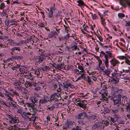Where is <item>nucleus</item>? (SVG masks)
I'll use <instances>...</instances> for the list:
<instances>
[{
  "label": "nucleus",
  "mask_w": 130,
  "mask_h": 130,
  "mask_svg": "<svg viewBox=\"0 0 130 130\" xmlns=\"http://www.w3.org/2000/svg\"><path fill=\"white\" fill-rule=\"evenodd\" d=\"M100 57L104 56L105 59L103 60L104 62L106 67L109 66V59L111 58L112 57V54L110 51H106L105 52L102 51L100 53Z\"/></svg>",
  "instance_id": "obj_1"
},
{
  "label": "nucleus",
  "mask_w": 130,
  "mask_h": 130,
  "mask_svg": "<svg viewBox=\"0 0 130 130\" xmlns=\"http://www.w3.org/2000/svg\"><path fill=\"white\" fill-rule=\"evenodd\" d=\"M123 90L120 89L115 91L112 94V96L114 98H116L119 100L121 101V99H126L127 100V98L125 96L123 95L122 94Z\"/></svg>",
  "instance_id": "obj_2"
},
{
  "label": "nucleus",
  "mask_w": 130,
  "mask_h": 130,
  "mask_svg": "<svg viewBox=\"0 0 130 130\" xmlns=\"http://www.w3.org/2000/svg\"><path fill=\"white\" fill-rule=\"evenodd\" d=\"M45 53H42L40 56H38L36 57L35 59V64L36 65H38L41 62H42L44 59L43 57L44 56H46L48 55H45Z\"/></svg>",
  "instance_id": "obj_3"
},
{
  "label": "nucleus",
  "mask_w": 130,
  "mask_h": 130,
  "mask_svg": "<svg viewBox=\"0 0 130 130\" xmlns=\"http://www.w3.org/2000/svg\"><path fill=\"white\" fill-rule=\"evenodd\" d=\"M87 100H85L82 101L80 102L77 103V105L80 108H82L84 110H85L87 109Z\"/></svg>",
  "instance_id": "obj_4"
},
{
  "label": "nucleus",
  "mask_w": 130,
  "mask_h": 130,
  "mask_svg": "<svg viewBox=\"0 0 130 130\" xmlns=\"http://www.w3.org/2000/svg\"><path fill=\"white\" fill-rule=\"evenodd\" d=\"M50 101L48 97L46 95H44L43 98L41 99L39 101V106H41V104H45Z\"/></svg>",
  "instance_id": "obj_5"
},
{
  "label": "nucleus",
  "mask_w": 130,
  "mask_h": 130,
  "mask_svg": "<svg viewBox=\"0 0 130 130\" xmlns=\"http://www.w3.org/2000/svg\"><path fill=\"white\" fill-rule=\"evenodd\" d=\"M83 116V121L84 122H86V121L85 120L88 119V118L87 116V114L84 113L83 112L78 114L77 115V119H82V118L81 117Z\"/></svg>",
  "instance_id": "obj_6"
},
{
  "label": "nucleus",
  "mask_w": 130,
  "mask_h": 130,
  "mask_svg": "<svg viewBox=\"0 0 130 130\" xmlns=\"http://www.w3.org/2000/svg\"><path fill=\"white\" fill-rule=\"evenodd\" d=\"M56 9V7L55 6H53L50 8V10L48 8L47 10L49 11L48 13V17L50 18H51L53 16V14L55 11Z\"/></svg>",
  "instance_id": "obj_7"
},
{
  "label": "nucleus",
  "mask_w": 130,
  "mask_h": 130,
  "mask_svg": "<svg viewBox=\"0 0 130 130\" xmlns=\"http://www.w3.org/2000/svg\"><path fill=\"white\" fill-rule=\"evenodd\" d=\"M120 4L124 7H125L126 6L125 4L123 2L125 1L128 6L130 7V1L129 0H119Z\"/></svg>",
  "instance_id": "obj_8"
},
{
  "label": "nucleus",
  "mask_w": 130,
  "mask_h": 130,
  "mask_svg": "<svg viewBox=\"0 0 130 130\" xmlns=\"http://www.w3.org/2000/svg\"><path fill=\"white\" fill-rule=\"evenodd\" d=\"M59 97V96L56 93H54L51 95L50 99L49 100L50 101H52L55 100V101H57V98H58Z\"/></svg>",
  "instance_id": "obj_9"
},
{
  "label": "nucleus",
  "mask_w": 130,
  "mask_h": 130,
  "mask_svg": "<svg viewBox=\"0 0 130 130\" xmlns=\"http://www.w3.org/2000/svg\"><path fill=\"white\" fill-rule=\"evenodd\" d=\"M75 124V123L73 122L70 121L69 120L67 121L65 124V126L66 127L70 128Z\"/></svg>",
  "instance_id": "obj_10"
},
{
  "label": "nucleus",
  "mask_w": 130,
  "mask_h": 130,
  "mask_svg": "<svg viewBox=\"0 0 130 130\" xmlns=\"http://www.w3.org/2000/svg\"><path fill=\"white\" fill-rule=\"evenodd\" d=\"M31 114L29 112H23L22 113V116L23 118L26 119L28 118H29L28 116L30 115Z\"/></svg>",
  "instance_id": "obj_11"
},
{
  "label": "nucleus",
  "mask_w": 130,
  "mask_h": 130,
  "mask_svg": "<svg viewBox=\"0 0 130 130\" xmlns=\"http://www.w3.org/2000/svg\"><path fill=\"white\" fill-rule=\"evenodd\" d=\"M24 73L25 77L27 79H29L30 80H32L33 78L32 77V75L30 73H29L28 72H24Z\"/></svg>",
  "instance_id": "obj_12"
},
{
  "label": "nucleus",
  "mask_w": 130,
  "mask_h": 130,
  "mask_svg": "<svg viewBox=\"0 0 130 130\" xmlns=\"http://www.w3.org/2000/svg\"><path fill=\"white\" fill-rule=\"evenodd\" d=\"M110 62L113 67L115 66L117 64L119 63V61L115 58L112 59L110 61Z\"/></svg>",
  "instance_id": "obj_13"
},
{
  "label": "nucleus",
  "mask_w": 130,
  "mask_h": 130,
  "mask_svg": "<svg viewBox=\"0 0 130 130\" xmlns=\"http://www.w3.org/2000/svg\"><path fill=\"white\" fill-rule=\"evenodd\" d=\"M30 100L31 102L34 104L35 105H36L37 104L38 101L37 100V99L34 97H31Z\"/></svg>",
  "instance_id": "obj_14"
},
{
  "label": "nucleus",
  "mask_w": 130,
  "mask_h": 130,
  "mask_svg": "<svg viewBox=\"0 0 130 130\" xmlns=\"http://www.w3.org/2000/svg\"><path fill=\"white\" fill-rule=\"evenodd\" d=\"M113 103L115 105H118L119 104H121V101L117 99L114 98L113 99Z\"/></svg>",
  "instance_id": "obj_15"
},
{
  "label": "nucleus",
  "mask_w": 130,
  "mask_h": 130,
  "mask_svg": "<svg viewBox=\"0 0 130 130\" xmlns=\"http://www.w3.org/2000/svg\"><path fill=\"white\" fill-rule=\"evenodd\" d=\"M125 105L126 106V109L127 112H130V100L125 104Z\"/></svg>",
  "instance_id": "obj_16"
},
{
  "label": "nucleus",
  "mask_w": 130,
  "mask_h": 130,
  "mask_svg": "<svg viewBox=\"0 0 130 130\" xmlns=\"http://www.w3.org/2000/svg\"><path fill=\"white\" fill-rule=\"evenodd\" d=\"M31 37V41H32L31 44L32 45L33 44V43H36L37 42L38 39L36 37L33 35Z\"/></svg>",
  "instance_id": "obj_17"
},
{
  "label": "nucleus",
  "mask_w": 130,
  "mask_h": 130,
  "mask_svg": "<svg viewBox=\"0 0 130 130\" xmlns=\"http://www.w3.org/2000/svg\"><path fill=\"white\" fill-rule=\"evenodd\" d=\"M63 85L64 88L66 89H68L69 87L71 88H73V85L71 83H69L68 84H63Z\"/></svg>",
  "instance_id": "obj_18"
},
{
  "label": "nucleus",
  "mask_w": 130,
  "mask_h": 130,
  "mask_svg": "<svg viewBox=\"0 0 130 130\" xmlns=\"http://www.w3.org/2000/svg\"><path fill=\"white\" fill-rule=\"evenodd\" d=\"M104 74L105 75L109 77H110L109 76V75L111 73V71L108 69H106L105 70L103 71Z\"/></svg>",
  "instance_id": "obj_19"
},
{
  "label": "nucleus",
  "mask_w": 130,
  "mask_h": 130,
  "mask_svg": "<svg viewBox=\"0 0 130 130\" xmlns=\"http://www.w3.org/2000/svg\"><path fill=\"white\" fill-rule=\"evenodd\" d=\"M11 50L12 51L11 53L12 54L14 52H15V51L17 50L19 51H20L21 49L19 47H15L11 48Z\"/></svg>",
  "instance_id": "obj_20"
},
{
  "label": "nucleus",
  "mask_w": 130,
  "mask_h": 130,
  "mask_svg": "<svg viewBox=\"0 0 130 130\" xmlns=\"http://www.w3.org/2000/svg\"><path fill=\"white\" fill-rule=\"evenodd\" d=\"M77 2L78 3L77 5L79 6L82 7L85 5V3L82 0H79Z\"/></svg>",
  "instance_id": "obj_21"
},
{
  "label": "nucleus",
  "mask_w": 130,
  "mask_h": 130,
  "mask_svg": "<svg viewBox=\"0 0 130 130\" xmlns=\"http://www.w3.org/2000/svg\"><path fill=\"white\" fill-rule=\"evenodd\" d=\"M60 96L62 99H66L68 97L67 93L64 92L60 94Z\"/></svg>",
  "instance_id": "obj_22"
},
{
  "label": "nucleus",
  "mask_w": 130,
  "mask_h": 130,
  "mask_svg": "<svg viewBox=\"0 0 130 130\" xmlns=\"http://www.w3.org/2000/svg\"><path fill=\"white\" fill-rule=\"evenodd\" d=\"M119 79L118 78H116V79L114 78H111V81L115 84L118 83L119 82Z\"/></svg>",
  "instance_id": "obj_23"
},
{
  "label": "nucleus",
  "mask_w": 130,
  "mask_h": 130,
  "mask_svg": "<svg viewBox=\"0 0 130 130\" xmlns=\"http://www.w3.org/2000/svg\"><path fill=\"white\" fill-rule=\"evenodd\" d=\"M112 77H115L116 78H117L118 76H121V75L120 74L117 73L115 72H113L111 74Z\"/></svg>",
  "instance_id": "obj_24"
},
{
  "label": "nucleus",
  "mask_w": 130,
  "mask_h": 130,
  "mask_svg": "<svg viewBox=\"0 0 130 130\" xmlns=\"http://www.w3.org/2000/svg\"><path fill=\"white\" fill-rule=\"evenodd\" d=\"M9 23H11V24H10V25H12L13 24H15L16 25H17V22H16L15 21H14L13 20H12L10 21H7V25H9Z\"/></svg>",
  "instance_id": "obj_25"
},
{
  "label": "nucleus",
  "mask_w": 130,
  "mask_h": 130,
  "mask_svg": "<svg viewBox=\"0 0 130 130\" xmlns=\"http://www.w3.org/2000/svg\"><path fill=\"white\" fill-rule=\"evenodd\" d=\"M71 48L74 51L76 50L77 48V45H75L74 44H71Z\"/></svg>",
  "instance_id": "obj_26"
},
{
  "label": "nucleus",
  "mask_w": 130,
  "mask_h": 130,
  "mask_svg": "<svg viewBox=\"0 0 130 130\" xmlns=\"http://www.w3.org/2000/svg\"><path fill=\"white\" fill-rule=\"evenodd\" d=\"M98 61L99 62V67L100 68V69L102 70L103 71L104 70V68L103 67L102 68L101 65L102 64V61L101 59H99Z\"/></svg>",
  "instance_id": "obj_27"
},
{
  "label": "nucleus",
  "mask_w": 130,
  "mask_h": 130,
  "mask_svg": "<svg viewBox=\"0 0 130 130\" xmlns=\"http://www.w3.org/2000/svg\"><path fill=\"white\" fill-rule=\"evenodd\" d=\"M57 34V32L56 31H53L51 32V34H50L48 36V37H49L50 38H52L54 36L56 35Z\"/></svg>",
  "instance_id": "obj_28"
},
{
  "label": "nucleus",
  "mask_w": 130,
  "mask_h": 130,
  "mask_svg": "<svg viewBox=\"0 0 130 130\" xmlns=\"http://www.w3.org/2000/svg\"><path fill=\"white\" fill-rule=\"evenodd\" d=\"M110 111V110L107 107H106L104 108V112L105 113H109Z\"/></svg>",
  "instance_id": "obj_29"
},
{
  "label": "nucleus",
  "mask_w": 130,
  "mask_h": 130,
  "mask_svg": "<svg viewBox=\"0 0 130 130\" xmlns=\"http://www.w3.org/2000/svg\"><path fill=\"white\" fill-rule=\"evenodd\" d=\"M99 15L101 20V23L102 24L103 26L105 25V23L104 22L105 19L103 18V17H102V16L100 14Z\"/></svg>",
  "instance_id": "obj_30"
},
{
  "label": "nucleus",
  "mask_w": 130,
  "mask_h": 130,
  "mask_svg": "<svg viewBox=\"0 0 130 130\" xmlns=\"http://www.w3.org/2000/svg\"><path fill=\"white\" fill-rule=\"evenodd\" d=\"M56 18L57 21L59 22L61 21V19L60 14H57L56 15Z\"/></svg>",
  "instance_id": "obj_31"
},
{
  "label": "nucleus",
  "mask_w": 130,
  "mask_h": 130,
  "mask_svg": "<svg viewBox=\"0 0 130 130\" xmlns=\"http://www.w3.org/2000/svg\"><path fill=\"white\" fill-rule=\"evenodd\" d=\"M20 83L19 81H15L13 82V85L15 86H19Z\"/></svg>",
  "instance_id": "obj_32"
},
{
  "label": "nucleus",
  "mask_w": 130,
  "mask_h": 130,
  "mask_svg": "<svg viewBox=\"0 0 130 130\" xmlns=\"http://www.w3.org/2000/svg\"><path fill=\"white\" fill-rule=\"evenodd\" d=\"M25 43H26L30 42V43H31V37L25 40Z\"/></svg>",
  "instance_id": "obj_33"
},
{
  "label": "nucleus",
  "mask_w": 130,
  "mask_h": 130,
  "mask_svg": "<svg viewBox=\"0 0 130 130\" xmlns=\"http://www.w3.org/2000/svg\"><path fill=\"white\" fill-rule=\"evenodd\" d=\"M122 79H123L124 82H127L129 80V79L128 77H124L121 78Z\"/></svg>",
  "instance_id": "obj_34"
},
{
  "label": "nucleus",
  "mask_w": 130,
  "mask_h": 130,
  "mask_svg": "<svg viewBox=\"0 0 130 130\" xmlns=\"http://www.w3.org/2000/svg\"><path fill=\"white\" fill-rule=\"evenodd\" d=\"M102 100H105L106 101H107L108 100V98H106V97L103 94H102Z\"/></svg>",
  "instance_id": "obj_35"
},
{
  "label": "nucleus",
  "mask_w": 130,
  "mask_h": 130,
  "mask_svg": "<svg viewBox=\"0 0 130 130\" xmlns=\"http://www.w3.org/2000/svg\"><path fill=\"white\" fill-rule=\"evenodd\" d=\"M29 110L30 112L32 113V114H34L35 113V109H34L33 107L29 108Z\"/></svg>",
  "instance_id": "obj_36"
},
{
  "label": "nucleus",
  "mask_w": 130,
  "mask_h": 130,
  "mask_svg": "<svg viewBox=\"0 0 130 130\" xmlns=\"http://www.w3.org/2000/svg\"><path fill=\"white\" fill-rule=\"evenodd\" d=\"M58 64V69L59 70H60L62 68L63 66L64 65L62 63Z\"/></svg>",
  "instance_id": "obj_37"
},
{
  "label": "nucleus",
  "mask_w": 130,
  "mask_h": 130,
  "mask_svg": "<svg viewBox=\"0 0 130 130\" xmlns=\"http://www.w3.org/2000/svg\"><path fill=\"white\" fill-rule=\"evenodd\" d=\"M125 16L124 14L122 13H119L118 14V16L120 18L122 19V18L124 17Z\"/></svg>",
  "instance_id": "obj_38"
},
{
  "label": "nucleus",
  "mask_w": 130,
  "mask_h": 130,
  "mask_svg": "<svg viewBox=\"0 0 130 130\" xmlns=\"http://www.w3.org/2000/svg\"><path fill=\"white\" fill-rule=\"evenodd\" d=\"M78 68L81 70V72H82V73L83 72V71H84L83 67L80 65H79L78 66Z\"/></svg>",
  "instance_id": "obj_39"
},
{
  "label": "nucleus",
  "mask_w": 130,
  "mask_h": 130,
  "mask_svg": "<svg viewBox=\"0 0 130 130\" xmlns=\"http://www.w3.org/2000/svg\"><path fill=\"white\" fill-rule=\"evenodd\" d=\"M5 7V4L4 3H1L0 6V9H2Z\"/></svg>",
  "instance_id": "obj_40"
},
{
  "label": "nucleus",
  "mask_w": 130,
  "mask_h": 130,
  "mask_svg": "<svg viewBox=\"0 0 130 130\" xmlns=\"http://www.w3.org/2000/svg\"><path fill=\"white\" fill-rule=\"evenodd\" d=\"M55 108L53 106H51L50 107H47L46 109L47 110L49 109L50 111L53 110Z\"/></svg>",
  "instance_id": "obj_41"
},
{
  "label": "nucleus",
  "mask_w": 130,
  "mask_h": 130,
  "mask_svg": "<svg viewBox=\"0 0 130 130\" xmlns=\"http://www.w3.org/2000/svg\"><path fill=\"white\" fill-rule=\"evenodd\" d=\"M103 123L105 124L107 126H108L109 125V123L108 121L106 120V121H102Z\"/></svg>",
  "instance_id": "obj_42"
},
{
  "label": "nucleus",
  "mask_w": 130,
  "mask_h": 130,
  "mask_svg": "<svg viewBox=\"0 0 130 130\" xmlns=\"http://www.w3.org/2000/svg\"><path fill=\"white\" fill-rule=\"evenodd\" d=\"M118 58L121 59L123 60L126 58V57L124 56H120L118 57Z\"/></svg>",
  "instance_id": "obj_43"
},
{
  "label": "nucleus",
  "mask_w": 130,
  "mask_h": 130,
  "mask_svg": "<svg viewBox=\"0 0 130 130\" xmlns=\"http://www.w3.org/2000/svg\"><path fill=\"white\" fill-rule=\"evenodd\" d=\"M19 125L18 124H16L14 125L13 126V128L14 129V130H16V128H18L19 127Z\"/></svg>",
  "instance_id": "obj_44"
},
{
  "label": "nucleus",
  "mask_w": 130,
  "mask_h": 130,
  "mask_svg": "<svg viewBox=\"0 0 130 130\" xmlns=\"http://www.w3.org/2000/svg\"><path fill=\"white\" fill-rule=\"evenodd\" d=\"M19 102V103L21 105L24 104H25V103L24 102V100L23 99H21Z\"/></svg>",
  "instance_id": "obj_45"
},
{
  "label": "nucleus",
  "mask_w": 130,
  "mask_h": 130,
  "mask_svg": "<svg viewBox=\"0 0 130 130\" xmlns=\"http://www.w3.org/2000/svg\"><path fill=\"white\" fill-rule=\"evenodd\" d=\"M125 59V62L127 64L130 65V61L126 58Z\"/></svg>",
  "instance_id": "obj_46"
},
{
  "label": "nucleus",
  "mask_w": 130,
  "mask_h": 130,
  "mask_svg": "<svg viewBox=\"0 0 130 130\" xmlns=\"http://www.w3.org/2000/svg\"><path fill=\"white\" fill-rule=\"evenodd\" d=\"M52 66L55 68L58 69V64H56L55 63H54L52 64Z\"/></svg>",
  "instance_id": "obj_47"
},
{
  "label": "nucleus",
  "mask_w": 130,
  "mask_h": 130,
  "mask_svg": "<svg viewBox=\"0 0 130 130\" xmlns=\"http://www.w3.org/2000/svg\"><path fill=\"white\" fill-rule=\"evenodd\" d=\"M111 121L115 123L117 121V119L116 118H111Z\"/></svg>",
  "instance_id": "obj_48"
},
{
  "label": "nucleus",
  "mask_w": 130,
  "mask_h": 130,
  "mask_svg": "<svg viewBox=\"0 0 130 130\" xmlns=\"http://www.w3.org/2000/svg\"><path fill=\"white\" fill-rule=\"evenodd\" d=\"M87 82L88 83H89V84H91V83H92V81H91L90 78L89 77V76H87Z\"/></svg>",
  "instance_id": "obj_49"
},
{
  "label": "nucleus",
  "mask_w": 130,
  "mask_h": 130,
  "mask_svg": "<svg viewBox=\"0 0 130 130\" xmlns=\"http://www.w3.org/2000/svg\"><path fill=\"white\" fill-rule=\"evenodd\" d=\"M6 93L5 94V95L6 96H7V98H8V97H9L10 96L9 93V92L8 91H6Z\"/></svg>",
  "instance_id": "obj_50"
},
{
  "label": "nucleus",
  "mask_w": 130,
  "mask_h": 130,
  "mask_svg": "<svg viewBox=\"0 0 130 130\" xmlns=\"http://www.w3.org/2000/svg\"><path fill=\"white\" fill-rule=\"evenodd\" d=\"M22 58V56H16L15 57V58L18 59H21Z\"/></svg>",
  "instance_id": "obj_51"
},
{
  "label": "nucleus",
  "mask_w": 130,
  "mask_h": 130,
  "mask_svg": "<svg viewBox=\"0 0 130 130\" xmlns=\"http://www.w3.org/2000/svg\"><path fill=\"white\" fill-rule=\"evenodd\" d=\"M19 81L20 82V83H21L22 84H23L24 83V82H25L24 79H22L21 78H20L19 79Z\"/></svg>",
  "instance_id": "obj_52"
},
{
  "label": "nucleus",
  "mask_w": 130,
  "mask_h": 130,
  "mask_svg": "<svg viewBox=\"0 0 130 130\" xmlns=\"http://www.w3.org/2000/svg\"><path fill=\"white\" fill-rule=\"evenodd\" d=\"M17 120H18V121H19V120H18L17 119H14V118H13L12 119H11V121H12L14 123H17Z\"/></svg>",
  "instance_id": "obj_53"
},
{
  "label": "nucleus",
  "mask_w": 130,
  "mask_h": 130,
  "mask_svg": "<svg viewBox=\"0 0 130 130\" xmlns=\"http://www.w3.org/2000/svg\"><path fill=\"white\" fill-rule=\"evenodd\" d=\"M126 24L125 25L126 26H130V21L128 22L126 21Z\"/></svg>",
  "instance_id": "obj_54"
},
{
  "label": "nucleus",
  "mask_w": 130,
  "mask_h": 130,
  "mask_svg": "<svg viewBox=\"0 0 130 130\" xmlns=\"http://www.w3.org/2000/svg\"><path fill=\"white\" fill-rule=\"evenodd\" d=\"M81 74V77H82V79H85L86 78L85 77V75L84 73V72L83 71V72Z\"/></svg>",
  "instance_id": "obj_55"
},
{
  "label": "nucleus",
  "mask_w": 130,
  "mask_h": 130,
  "mask_svg": "<svg viewBox=\"0 0 130 130\" xmlns=\"http://www.w3.org/2000/svg\"><path fill=\"white\" fill-rule=\"evenodd\" d=\"M29 106L31 108H33V107H34V106L36 105H35L34 104H33V103H29Z\"/></svg>",
  "instance_id": "obj_56"
},
{
  "label": "nucleus",
  "mask_w": 130,
  "mask_h": 130,
  "mask_svg": "<svg viewBox=\"0 0 130 130\" xmlns=\"http://www.w3.org/2000/svg\"><path fill=\"white\" fill-rule=\"evenodd\" d=\"M37 118L36 116L32 117L30 118V119L34 121L36 120Z\"/></svg>",
  "instance_id": "obj_57"
},
{
  "label": "nucleus",
  "mask_w": 130,
  "mask_h": 130,
  "mask_svg": "<svg viewBox=\"0 0 130 130\" xmlns=\"http://www.w3.org/2000/svg\"><path fill=\"white\" fill-rule=\"evenodd\" d=\"M11 91H12L14 94H16L17 96H18L19 95V94L18 93H17L14 90H11Z\"/></svg>",
  "instance_id": "obj_58"
},
{
  "label": "nucleus",
  "mask_w": 130,
  "mask_h": 130,
  "mask_svg": "<svg viewBox=\"0 0 130 130\" xmlns=\"http://www.w3.org/2000/svg\"><path fill=\"white\" fill-rule=\"evenodd\" d=\"M38 25L42 27H43L45 26L44 24L42 23H40V24H39Z\"/></svg>",
  "instance_id": "obj_59"
},
{
  "label": "nucleus",
  "mask_w": 130,
  "mask_h": 130,
  "mask_svg": "<svg viewBox=\"0 0 130 130\" xmlns=\"http://www.w3.org/2000/svg\"><path fill=\"white\" fill-rule=\"evenodd\" d=\"M90 77L91 79H92L94 81H96L97 80L96 78L94 76H92Z\"/></svg>",
  "instance_id": "obj_60"
},
{
  "label": "nucleus",
  "mask_w": 130,
  "mask_h": 130,
  "mask_svg": "<svg viewBox=\"0 0 130 130\" xmlns=\"http://www.w3.org/2000/svg\"><path fill=\"white\" fill-rule=\"evenodd\" d=\"M35 73L36 74L38 75L40 73L39 70H35Z\"/></svg>",
  "instance_id": "obj_61"
},
{
  "label": "nucleus",
  "mask_w": 130,
  "mask_h": 130,
  "mask_svg": "<svg viewBox=\"0 0 130 130\" xmlns=\"http://www.w3.org/2000/svg\"><path fill=\"white\" fill-rule=\"evenodd\" d=\"M92 18L94 19H96L97 18V15L95 14H94L92 16Z\"/></svg>",
  "instance_id": "obj_62"
},
{
  "label": "nucleus",
  "mask_w": 130,
  "mask_h": 130,
  "mask_svg": "<svg viewBox=\"0 0 130 130\" xmlns=\"http://www.w3.org/2000/svg\"><path fill=\"white\" fill-rule=\"evenodd\" d=\"M97 127V125L96 124H95L94 125H93V126L92 127V128L93 129H95Z\"/></svg>",
  "instance_id": "obj_63"
},
{
  "label": "nucleus",
  "mask_w": 130,
  "mask_h": 130,
  "mask_svg": "<svg viewBox=\"0 0 130 130\" xmlns=\"http://www.w3.org/2000/svg\"><path fill=\"white\" fill-rule=\"evenodd\" d=\"M64 27L65 28L66 31H69L70 29L68 27L66 26H64Z\"/></svg>",
  "instance_id": "obj_64"
}]
</instances>
